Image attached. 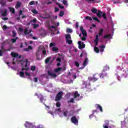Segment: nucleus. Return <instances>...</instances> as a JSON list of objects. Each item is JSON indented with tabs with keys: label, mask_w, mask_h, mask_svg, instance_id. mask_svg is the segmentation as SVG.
Returning a JSON list of instances; mask_svg holds the SVG:
<instances>
[{
	"label": "nucleus",
	"mask_w": 128,
	"mask_h": 128,
	"mask_svg": "<svg viewBox=\"0 0 128 128\" xmlns=\"http://www.w3.org/2000/svg\"><path fill=\"white\" fill-rule=\"evenodd\" d=\"M38 98L40 99V102H42L44 101V96H42V94H40L38 96Z\"/></svg>",
	"instance_id": "17"
},
{
	"label": "nucleus",
	"mask_w": 128,
	"mask_h": 128,
	"mask_svg": "<svg viewBox=\"0 0 128 128\" xmlns=\"http://www.w3.org/2000/svg\"><path fill=\"white\" fill-rule=\"evenodd\" d=\"M74 98L76 99V98H79L80 96V94H78V92L76 91L74 92Z\"/></svg>",
	"instance_id": "14"
},
{
	"label": "nucleus",
	"mask_w": 128,
	"mask_h": 128,
	"mask_svg": "<svg viewBox=\"0 0 128 128\" xmlns=\"http://www.w3.org/2000/svg\"><path fill=\"white\" fill-rule=\"evenodd\" d=\"M20 76H21V78H24V72H20Z\"/></svg>",
	"instance_id": "32"
},
{
	"label": "nucleus",
	"mask_w": 128,
	"mask_h": 128,
	"mask_svg": "<svg viewBox=\"0 0 128 128\" xmlns=\"http://www.w3.org/2000/svg\"><path fill=\"white\" fill-rule=\"evenodd\" d=\"M70 120L72 124H78V120L76 116H72L70 118Z\"/></svg>",
	"instance_id": "3"
},
{
	"label": "nucleus",
	"mask_w": 128,
	"mask_h": 128,
	"mask_svg": "<svg viewBox=\"0 0 128 128\" xmlns=\"http://www.w3.org/2000/svg\"><path fill=\"white\" fill-rule=\"evenodd\" d=\"M78 48L80 50H82V48H86V44L84 43V42H78Z\"/></svg>",
	"instance_id": "7"
},
{
	"label": "nucleus",
	"mask_w": 128,
	"mask_h": 128,
	"mask_svg": "<svg viewBox=\"0 0 128 128\" xmlns=\"http://www.w3.org/2000/svg\"><path fill=\"white\" fill-rule=\"evenodd\" d=\"M86 40V36H84L82 38V40Z\"/></svg>",
	"instance_id": "63"
},
{
	"label": "nucleus",
	"mask_w": 128,
	"mask_h": 128,
	"mask_svg": "<svg viewBox=\"0 0 128 128\" xmlns=\"http://www.w3.org/2000/svg\"><path fill=\"white\" fill-rule=\"evenodd\" d=\"M11 56L12 58H18V54L12 52Z\"/></svg>",
	"instance_id": "16"
},
{
	"label": "nucleus",
	"mask_w": 128,
	"mask_h": 128,
	"mask_svg": "<svg viewBox=\"0 0 128 128\" xmlns=\"http://www.w3.org/2000/svg\"><path fill=\"white\" fill-rule=\"evenodd\" d=\"M99 48H101V49H100V52H104V48H106V46H104V45H102L100 46H99Z\"/></svg>",
	"instance_id": "22"
},
{
	"label": "nucleus",
	"mask_w": 128,
	"mask_h": 128,
	"mask_svg": "<svg viewBox=\"0 0 128 128\" xmlns=\"http://www.w3.org/2000/svg\"><path fill=\"white\" fill-rule=\"evenodd\" d=\"M25 74H26V76H30V74L28 72H25Z\"/></svg>",
	"instance_id": "56"
},
{
	"label": "nucleus",
	"mask_w": 128,
	"mask_h": 128,
	"mask_svg": "<svg viewBox=\"0 0 128 128\" xmlns=\"http://www.w3.org/2000/svg\"><path fill=\"white\" fill-rule=\"evenodd\" d=\"M8 9L10 10V12H12V14H14L16 13V10H14V8L12 7H9Z\"/></svg>",
	"instance_id": "19"
},
{
	"label": "nucleus",
	"mask_w": 128,
	"mask_h": 128,
	"mask_svg": "<svg viewBox=\"0 0 128 128\" xmlns=\"http://www.w3.org/2000/svg\"><path fill=\"white\" fill-rule=\"evenodd\" d=\"M66 42H67L68 44H72V40H66Z\"/></svg>",
	"instance_id": "29"
},
{
	"label": "nucleus",
	"mask_w": 128,
	"mask_h": 128,
	"mask_svg": "<svg viewBox=\"0 0 128 128\" xmlns=\"http://www.w3.org/2000/svg\"><path fill=\"white\" fill-rule=\"evenodd\" d=\"M80 30L84 36H87L88 33H86V30H84V27L82 26L80 27Z\"/></svg>",
	"instance_id": "5"
},
{
	"label": "nucleus",
	"mask_w": 128,
	"mask_h": 128,
	"mask_svg": "<svg viewBox=\"0 0 128 128\" xmlns=\"http://www.w3.org/2000/svg\"><path fill=\"white\" fill-rule=\"evenodd\" d=\"M30 32H32V30H29V32H28V28H25V30H24V34H26V35L28 34H30Z\"/></svg>",
	"instance_id": "11"
},
{
	"label": "nucleus",
	"mask_w": 128,
	"mask_h": 128,
	"mask_svg": "<svg viewBox=\"0 0 128 128\" xmlns=\"http://www.w3.org/2000/svg\"><path fill=\"white\" fill-rule=\"evenodd\" d=\"M96 0H85V1L86 2H92L94 4L96 3Z\"/></svg>",
	"instance_id": "35"
},
{
	"label": "nucleus",
	"mask_w": 128,
	"mask_h": 128,
	"mask_svg": "<svg viewBox=\"0 0 128 128\" xmlns=\"http://www.w3.org/2000/svg\"><path fill=\"white\" fill-rule=\"evenodd\" d=\"M33 26H34V28H38V26H40L38 24H34Z\"/></svg>",
	"instance_id": "40"
},
{
	"label": "nucleus",
	"mask_w": 128,
	"mask_h": 128,
	"mask_svg": "<svg viewBox=\"0 0 128 128\" xmlns=\"http://www.w3.org/2000/svg\"><path fill=\"white\" fill-rule=\"evenodd\" d=\"M109 124H110V122L108 120H106L105 124H104L103 126H108Z\"/></svg>",
	"instance_id": "38"
},
{
	"label": "nucleus",
	"mask_w": 128,
	"mask_h": 128,
	"mask_svg": "<svg viewBox=\"0 0 128 128\" xmlns=\"http://www.w3.org/2000/svg\"><path fill=\"white\" fill-rule=\"evenodd\" d=\"M93 20H96V22H100V20H98V18L97 17H94Z\"/></svg>",
	"instance_id": "39"
},
{
	"label": "nucleus",
	"mask_w": 128,
	"mask_h": 128,
	"mask_svg": "<svg viewBox=\"0 0 128 128\" xmlns=\"http://www.w3.org/2000/svg\"><path fill=\"white\" fill-rule=\"evenodd\" d=\"M62 92H59L56 96L55 100L56 102H58L62 100Z\"/></svg>",
	"instance_id": "2"
},
{
	"label": "nucleus",
	"mask_w": 128,
	"mask_h": 128,
	"mask_svg": "<svg viewBox=\"0 0 128 128\" xmlns=\"http://www.w3.org/2000/svg\"><path fill=\"white\" fill-rule=\"evenodd\" d=\"M6 28H8V26L6 25H4L3 26V30H6Z\"/></svg>",
	"instance_id": "61"
},
{
	"label": "nucleus",
	"mask_w": 128,
	"mask_h": 128,
	"mask_svg": "<svg viewBox=\"0 0 128 128\" xmlns=\"http://www.w3.org/2000/svg\"><path fill=\"white\" fill-rule=\"evenodd\" d=\"M19 30L20 32H23L24 29L22 28H19Z\"/></svg>",
	"instance_id": "64"
},
{
	"label": "nucleus",
	"mask_w": 128,
	"mask_h": 128,
	"mask_svg": "<svg viewBox=\"0 0 128 128\" xmlns=\"http://www.w3.org/2000/svg\"><path fill=\"white\" fill-rule=\"evenodd\" d=\"M58 4L59 7L60 8L62 9V8H64V7L63 6H60V4Z\"/></svg>",
	"instance_id": "62"
},
{
	"label": "nucleus",
	"mask_w": 128,
	"mask_h": 128,
	"mask_svg": "<svg viewBox=\"0 0 128 128\" xmlns=\"http://www.w3.org/2000/svg\"><path fill=\"white\" fill-rule=\"evenodd\" d=\"M102 12L100 10H98V12L96 13V16L98 18H102Z\"/></svg>",
	"instance_id": "13"
},
{
	"label": "nucleus",
	"mask_w": 128,
	"mask_h": 128,
	"mask_svg": "<svg viewBox=\"0 0 128 128\" xmlns=\"http://www.w3.org/2000/svg\"><path fill=\"white\" fill-rule=\"evenodd\" d=\"M103 38H112V36L110 34L107 35H104Z\"/></svg>",
	"instance_id": "26"
},
{
	"label": "nucleus",
	"mask_w": 128,
	"mask_h": 128,
	"mask_svg": "<svg viewBox=\"0 0 128 128\" xmlns=\"http://www.w3.org/2000/svg\"><path fill=\"white\" fill-rule=\"evenodd\" d=\"M94 52H96L97 54H98V52H100V49H98V48L95 46L94 48Z\"/></svg>",
	"instance_id": "28"
},
{
	"label": "nucleus",
	"mask_w": 128,
	"mask_h": 128,
	"mask_svg": "<svg viewBox=\"0 0 128 128\" xmlns=\"http://www.w3.org/2000/svg\"><path fill=\"white\" fill-rule=\"evenodd\" d=\"M12 34L13 38H14L16 36V31H14V30H13L12 32Z\"/></svg>",
	"instance_id": "42"
},
{
	"label": "nucleus",
	"mask_w": 128,
	"mask_h": 128,
	"mask_svg": "<svg viewBox=\"0 0 128 128\" xmlns=\"http://www.w3.org/2000/svg\"><path fill=\"white\" fill-rule=\"evenodd\" d=\"M0 4H1L2 6H6V2H4V1H1V2H0Z\"/></svg>",
	"instance_id": "49"
},
{
	"label": "nucleus",
	"mask_w": 128,
	"mask_h": 128,
	"mask_svg": "<svg viewBox=\"0 0 128 128\" xmlns=\"http://www.w3.org/2000/svg\"><path fill=\"white\" fill-rule=\"evenodd\" d=\"M94 44L96 46H98V34L96 36V38L94 40Z\"/></svg>",
	"instance_id": "9"
},
{
	"label": "nucleus",
	"mask_w": 128,
	"mask_h": 128,
	"mask_svg": "<svg viewBox=\"0 0 128 128\" xmlns=\"http://www.w3.org/2000/svg\"><path fill=\"white\" fill-rule=\"evenodd\" d=\"M68 104H70V102L74 103V98H72L68 102Z\"/></svg>",
	"instance_id": "37"
},
{
	"label": "nucleus",
	"mask_w": 128,
	"mask_h": 128,
	"mask_svg": "<svg viewBox=\"0 0 128 128\" xmlns=\"http://www.w3.org/2000/svg\"><path fill=\"white\" fill-rule=\"evenodd\" d=\"M56 46V44L51 42L50 44V46L52 48V46Z\"/></svg>",
	"instance_id": "51"
},
{
	"label": "nucleus",
	"mask_w": 128,
	"mask_h": 128,
	"mask_svg": "<svg viewBox=\"0 0 128 128\" xmlns=\"http://www.w3.org/2000/svg\"><path fill=\"white\" fill-rule=\"evenodd\" d=\"M0 13L2 16H8V10L5 9L4 11H1Z\"/></svg>",
	"instance_id": "10"
},
{
	"label": "nucleus",
	"mask_w": 128,
	"mask_h": 128,
	"mask_svg": "<svg viewBox=\"0 0 128 128\" xmlns=\"http://www.w3.org/2000/svg\"><path fill=\"white\" fill-rule=\"evenodd\" d=\"M100 78V74L98 73L95 74L93 75V76H90L88 78V80L91 82H96Z\"/></svg>",
	"instance_id": "1"
},
{
	"label": "nucleus",
	"mask_w": 128,
	"mask_h": 128,
	"mask_svg": "<svg viewBox=\"0 0 128 128\" xmlns=\"http://www.w3.org/2000/svg\"><path fill=\"white\" fill-rule=\"evenodd\" d=\"M54 10H55V12H58L59 10V9L58 8H55Z\"/></svg>",
	"instance_id": "60"
},
{
	"label": "nucleus",
	"mask_w": 128,
	"mask_h": 128,
	"mask_svg": "<svg viewBox=\"0 0 128 128\" xmlns=\"http://www.w3.org/2000/svg\"><path fill=\"white\" fill-rule=\"evenodd\" d=\"M104 33V29L102 28H100V32L98 33V36H100L102 35V34Z\"/></svg>",
	"instance_id": "23"
},
{
	"label": "nucleus",
	"mask_w": 128,
	"mask_h": 128,
	"mask_svg": "<svg viewBox=\"0 0 128 128\" xmlns=\"http://www.w3.org/2000/svg\"><path fill=\"white\" fill-rule=\"evenodd\" d=\"M11 42H12L13 44H14V42H16V40L15 38H12V39H11Z\"/></svg>",
	"instance_id": "50"
},
{
	"label": "nucleus",
	"mask_w": 128,
	"mask_h": 128,
	"mask_svg": "<svg viewBox=\"0 0 128 128\" xmlns=\"http://www.w3.org/2000/svg\"><path fill=\"white\" fill-rule=\"evenodd\" d=\"M68 112V110L64 111V116H67Z\"/></svg>",
	"instance_id": "46"
},
{
	"label": "nucleus",
	"mask_w": 128,
	"mask_h": 128,
	"mask_svg": "<svg viewBox=\"0 0 128 128\" xmlns=\"http://www.w3.org/2000/svg\"><path fill=\"white\" fill-rule=\"evenodd\" d=\"M102 16L104 18V20H108V18H106V14L105 12H103L102 14Z\"/></svg>",
	"instance_id": "31"
},
{
	"label": "nucleus",
	"mask_w": 128,
	"mask_h": 128,
	"mask_svg": "<svg viewBox=\"0 0 128 128\" xmlns=\"http://www.w3.org/2000/svg\"><path fill=\"white\" fill-rule=\"evenodd\" d=\"M20 6H22V2H17L15 8H20Z\"/></svg>",
	"instance_id": "18"
},
{
	"label": "nucleus",
	"mask_w": 128,
	"mask_h": 128,
	"mask_svg": "<svg viewBox=\"0 0 128 128\" xmlns=\"http://www.w3.org/2000/svg\"><path fill=\"white\" fill-rule=\"evenodd\" d=\"M65 38H66V40H70L72 38V37L70 36V34H68L67 35H66L65 36Z\"/></svg>",
	"instance_id": "25"
},
{
	"label": "nucleus",
	"mask_w": 128,
	"mask_h": 128,
	"mask_svg": "<svg viewBox=\"0 0 128 128\" xmlns=\"http://www.w3.org/2000/svg\"><path fill=\"white\" fill-rule=\"evenodd\" d=\"M86 20H90V22H92V18H90V16H87L86 17Z\"/></svg>",
	"instance_id": "36"
},
{
	"label": "nucleus",
	"mask_w": 128,
	"mask_h": 128,
	"mask_svg": "<svg viewBox=\"0 0 128 128\" xmlns=\"http://www.w3.org/2000/svg\"><path fill=\"white\" fill-rule=\"evenodd\" d=\"M29 4L30 6H34V1H31L30 3Z\"/></svg>",
	"instance_id": "52"
},
{
	"label": "nucleus",
	"mask_w": 128,
	"mask_h": 128,
	"mask_svg": "<svg viewBox=\"0 0 128 128\" xmlns=\"http://www.w3.org/2000/svg\"><path fill=\"white\" fill-rule=\"evenodd\" d=\"M22 10H20L19 12V16H22Z\"/></svg>",
	"instance_id": "57"
},
{
	"label": "nucleus",
	"mask_w": 128,
	"mask_h": 128,
	"mask_svg": "<svg viewBox=\"0 0 128 128\" xmlns=\"http://www.w3.org/2000/svg\"><path fill=\"white\" fill-rule=\"evenodd\" d=\"M32 12H33V14H38V11H36V10H32Z\"/></svg>",
	"instance_id": "41"
},
{
	"label": "nucleus",
	"mask_w": 128,
	"mask_h": 128,
	"mask_svg": "<svg viewBox=\"0 0 128 128\" xmlns=\"http://www.w3.org/2000/svg\"><path fill=\"white\" fill-rule=\"evenodd\" d=\"M56 106H57V108H60V102H57L56 103Z\"/></svg>",
	"instance_id": "48"
},
{
	"label": "nucleus",
	"mask_w": 128,
	"mask_h": 128,
	"mask_svg": "<svg viewBox=\"0 0 128 128\" xmlns=\"http://www.w3.org/2000/svg\"><path fill=\"white\" fill-rule=\"evenodd\" d=\"M88 58H85L83 63V66L86 67V66L88 64Z\"/></svg>",
	"instance_id": "15"
},
{
	"label": "nucleus",
	"mask_w": 128,
	"mask_h": 128,
	"mask_svg": "<svg viewBox=\"0 0 128 128\" xmlns=\"http://www.w3.org/2000/svg\"><path fill=\"white\" fill-rule=\"evenodd\" d=\"M110 70V66H106L104 68L103 72H106V70Z\"/></svg>",
	"instance_id": "24"
},
{
	"label": "nucleus",
	"mask_w": 128,
	"mask_h": 128,
	"mask_svg": "<svg viewBox=\"0 0 128 128\" xmlns=\"http://www.w3.org/2000/svg\"><path fill=\"white\" fill-rule=\"evenodd\" d=\"M34 82H38V78H34Z\"/></svg>",
	"instance_id": "55"
},
{
	"label": "nucleus",
	"mask_w": 128,
	"mask_h": 128,
	"mask_svg": "<svg viewBox=\"0 0 128 128\" xmlns=\"http://www.w3.org/2000/svg\"><path fill=\"white\" fill-rule=\"evenodd\" d=\"M91 12L93 14H96V12H98V10L96 8H93L92 9Z\"/></svg>",
	"instance_id": "27"
},
{
	"label": "nucleus",
	"mask_w": 128,
	"mask_h": 128,
	"mask_svg": "<svg viewBox=\"0 0 128 128\" xmlns=\"http://www.w3.org/2000/svg\"><path fill=\"white\" fill-rule=\"evenodd\" d=\"M56 62H62V58H58L56 60Z\"/></svg>",
	"instance_id": "53"
},
{
	"label": "nucleus",
	"mask_w": 128,
	"mask_h": 128,
	"mask_svg": "<svg viewBox=\"0 0 128 128\" xmlns=\"http://www.w3.org/2000/svg\"><path fill=\"white\" fill-rule=\"evenodd\" d=\"M47 72H48V74L49 76H51L52 78H56V74H54L50 70H48Z\"/></svg>",
	"instance_id": "8"
},
{
	"label": "nucleus",
	"mask_w": 128,
	"mask_h": 128,
	"mask_svg": "<svg viewBox=\"0 0 128 128\" xmlns=\"http://www.w3.org/2000/svg\"><path fill=\"white\" fill-rule=\"evenodd\" d=\"M62 70V68H58L54 70L55 72H60Z\"/></svg>",
	"instance_id": "30"
},
{
	"label": "nucleus",
	"mask_w": 128,
	"mask_h": 128,
	"mask_svg": "<svg viewBox=\"0 0 128 128\" xmlns=\"http://www.w3.org/2000/svg\"><path fill=\"white\" fill-rule=\"evenodd\" d=\"M66 32H70V34H72V30L70 28H66Z\"/></svg>",
	"instance_id": "34"
},
{
	"label": "nucleus",
	"mask_w": 128,
	"mask_h": 128,
	"mask_svg": "<svg viewBox=\"0 0 128 128\" xmlns=\"http://www.w3.org/2000/svg\"><path fill=\"white\" fill-rule=\"evenodd\" d=\"M51 58H52V57L50 56L47 58L45 60V64H48V62H50V60Z\"/></svg>",
	"instance_id": "21"
},
{
	"label": "nucleus",
	"mask_w": 128,
	"mask_h": 128,
	"mask_svg": "<svg viewBox=\"0 0 128 128\" xmlns=\"http://www.w3.org/2000/svg\"><path fill=\"white\" fill-rule=\"evenodd\" d=\"M97 109L98 110H100V112H102V106H100V105L97 104Z\"/></svg>",
	"instance_id": "20"
},
{
	"label": "nucleus",
	"mask_w": 128,
	"mask_h": 128,
	"mask_svg": "<svg viewBox=\"0 0 128 128\" xmlns=\"http://www.w3.org/2000/svg\"><path fill=\"white\" fill-rule=\"evenodd\" d=\"M29 50H30L28 48H24V52H28Z\"/></svg>",
	"instance_id": "58"
},
{
	"label": "nucleus",
	"mask_w": 128,
	"mask_h": 128,
	"mask_svg": "<svg viewBox=\"0 0 128 128\" xmlns=\"http://www.w3.org/2000/svg\"><path fill=\"white\" fill-rule=\"evenodd\" d=\"M31 70H32V72H34V70H36V66H32Z\"/></svg>",
	"instance_id": "43"
},
{
	"label": "nucleus",
	"mask_w": 128,
	"mask_h": 128,
	"mask_svg": "<svg viewBox=\"0 0 128 128\" xmlns=\"http://www.w3.org/2000/svg\"><path fill=\"white\" fill-rule=\"evenodd\" d=\"M99 76L100 78H104L108 76V74L106 72L102 71L99 74Z\"/></svg>",
	"instance_id": "6"
},
{
	"label": "nucleus",
	"mask_w": 128,
	"mask_h": 128,
	"mask_svg": "<svg viewBox=\"0 0 128 128\" xmlns=\"http://www.w3.org/2000/svg\"><path fill=\"white\" fill-rule=\"evenodd\" d=\"M73 78L75 80V78H76V73H74L73 74Z\"/></svg>",
	"instance_id": "54"
},
{
	"label": "nucleus",
	"mask_w": 128,
	"mask_h": 128,
	"mask_svg": "<svg viewBox=\"0 0 128 128\" xmlns=\"http://www.w3.org/2000/svg\"><path fill=\"white\" fill-rule=\"evenodd\" d=\"M64 11H61L59 14V16H64Z\"/></svg>",
	"instance_id": "33"
},
{
	"label": "nucleus",
	"mask_w": 128,
	"mask_h": 128,
	"mask_svg": "<svg viewBox=\"0 0 128 128\" xmlns=\"http://www.w3.org/2000/svg\"><path fill=\"white\" fill-rule=\"evenodd\" d=\"M43 18L44 19L51 18L50 21L52 22V20H54V15H52L51 16H48L44 17Z\"/></svg>",
	"instance_id": "12"
},
{
	"label": "nucleus",
	"mask_w": 128,
	"mask_h": 128,
	"mask_svg": "<svg viewBox=\"0 0 128 128\" xmlns=\"http://www.w3.org/2000/svg\"><path fill=\"white\" fill-rule=\"evenodd\" d=\"M21 62V66L22 68L28 67V59H26L25 60H22Z\"/></svg>",
	"instance_id": "4"
},
{
	"label": "nucleus",
	"mask_w": 128,
	"mask_h": 128,
	"mask_svg": "<svg viewBox=\"0 0 128 128\" xmlns=\"http://www.w3.org/2000/svg\"><path fill=\"white\" fill-rule=\"evenodd\" d=\"M1 49L2 50V52H6V50L4 48V46H1Z\"/></svg>",
	"instance_id": "59"
},
{
	"label": "nucleus",
	"mask_w": 128,
	"mask_h": 128,
	"mask_svg": "<svg viewBox=\"0 0 128 128\" xmlns=\"http://www.w3.org/2000/svg\"><path fill=\"white\" fill-rule=\"evenodd\" d=\"M75 64V66H77V68H78V66H80V63L76 61L74 62Z\"/></svg>",
	"instance_id": "45"
},
{
	"label": "nucleus",
	"mask_w": 128,
	"mask_h": 128,
	"mask_svg": "<svg viewBox=\"0 0 128 128\" xmlns=\"http://www.w3.org/2000/svg\"><path fill=\"white\" fill-rule=\"evenodd\" d=\"M58 48L56 47H53V48H52L53 52H58Z\"/></svg>",
	"instance_id": "47"
},
{
	"label": "nucleus",
	"mask_w": 128,
	"mask_h": 128,
	"mask_svg": "<svg viewBox=\"0 0 128 128\" xmlns=\"http://www.w3.org/2000/svg\"><path fill=\"white\" fill-rule=\"evenodd\" d=\"M62 2L64 6H68V2L66 0H64Z\"/></svg>",
	"instance_id": "44"
}]
</instances>
